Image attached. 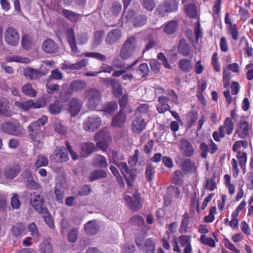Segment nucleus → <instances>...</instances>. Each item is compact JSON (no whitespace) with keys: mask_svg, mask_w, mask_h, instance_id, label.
Returning a JSON list of instances; mask_svg holds the SVG:
<instances>
[{"mask_svg":"<svg viewBox=\"0 0 253 253\" xmlns=\"http://www.w3.org/2000/svg\"><path fill=\"white\" fill-rule=\"evenodd\" d=\"M158 103L157 105V110L159 113H164L167 111H170V106L168 104L169 99L165 96H161L158 98Z\"/></svg>","mask_w":253,"mask_h":253,"instance_id":"nucleus-22","label":"nucleus"},{"mask_svg":"<svg viewBox=\"0 0 253 253\" xmlns=\"http://www.w3.org/2000/svg\"><path fill=\"white\" fill-rule=\"evenodd\" d=\"M178 52L180 54L187 56L190 55L191 50L189 45L186 43L184 39L180 40L178 45Z\"/></svg>","mask_w":253,"mask_h":253,"instance_id":"nucleus-31","label":"nucleus"},{"mask_svg":"<svg viewBox=\"0 0 253 253\" xmlns=\"http://www.w3.org/2000/svg\"><path fill=\"white\" fill-rule=\"evenodd\" d=\"M0 115L6 117L11 115L9 100L6 98L1 96H0Z\"/></svg>","mask_w":253,"mask_h":253,"instance_id":"nucleus-21","label":"nucleus"},{"mask_svg":"<svg viewBox=\"0 0 253 253\" xmlns=\"http://www.w3.org/2000/svg\"><path fill=\"white\" fill-rule=\"evenodd\" d=\"M30 202L32 206L40 214L47 213V209L42 207L44 199L42 196L34 193L33 195H31Z\"/></svg>","mask_w":253,"mask_h":253,"instance_id":"nucleus-8","label":"nucleus"},{"mask_svg":"<svg viewBox=\"0 0 253 253\" xmlns=\"http://www.w3.org/2000/svg\"><path fill=\"white\" fill-rule=\"evenodd\" d=\"M22 44L25 49H28L32 44L31 37L28 35H24L22 37Z\"/></svg>","mask_w":253,"mask_h":253,"instance_id":"nucleus-56","label":"nucleus"},{"mask_svg":"<svg viewBox=\"0 0 253 253\" xmlns=\"http://www.w3.org/2000/svg\"><path fill=\"white\" fill-rule=\"evenodd\" d=\"M155 246L153 241L149 239L145 241V247L143 250L146 251V253H155Z\"/></svg>","mask_w":253,"mask_h":253,"instance_id":"nucleus-48","label":"nucleus"},{"mask_svg":"<svg viewBox=\"0 0 253 253\" xmlns=\"http://www.w3.org/2000/svg\"><path fill=\"white\" fill-rule=\"evenodd\" d=\"M106 176L107 173L104 170H96L90 173L89 176V180L90 181H93L98 179L104 178Z\"/></svg>","mask_w":253,"mask_h":253,"instance_id":"nucleus-34","label":"nucleus"},{"mask_svg":"<svg viewBox=\"0 0 253 253\" xmlns=\"http://www.w3.org/2000/svg\"><path fill=\"white\" fill-rule=\"evenodd\" d=\"M146 22V18L144 15H138L133 20V25L135 27H141Z\"/></svg>","mask_w":253,"mask_h":253,"instance_id":"nucleus-61","label":"nucleus"},{"mask_svg":"<svg viewBox=\"0 0 253 253\" xmlns=\"http://www.w3.org/2000/svg\"><path fill=\"white\" fill-rule=\"evenodd\" d=\"M46 89L47 93L52 94L60 89V86L56 84H51L49 81L46 84Z\"/></svg>","mask_w":253,"mask_h":253,"instance_id":"nucleus-53","label":"nucleus"},{"mask_svg":"<svg viewBox=\"0 0 253 253\" xmlns=\"http://www.w3.org/2000/svg\"><path fill=\"white\" fill-rule=\"evenodd\" d=\"M177 27V23L175 21H171L167 23L165 27V32L168 34L173 33Z\"/></svg>","mask_w":253,"mask_h":253,"instance_id":"nucleus-44","label":"nucleus"},{"mask_svg":"<svg viewBox=\"0 0 253 253\" xmlns=\"http://www.w3.org/2000/svg\"><path fill=\"white\" fill-rule=\"evenodd\" d=\"M122 33L120 29H116L110 31L107 35L105 42L107 44H112L121 38Z\"/></svg>","mask_w":253,"mask_h":253,"instance_id":"nucleus-20","label":"nucleus"},{"mask_svg":"<svg viewBox=\"0 0 253 253\" xmlns=\"http://www.w3.org/2000/svg\"><path fill=\"white\" fill-rule=\"evenodd\" d=\"M6 61L8 62H17L24 63H29L30 60L25 57H22L17 55H13L10 57H8L6 59Z\"/></svg>","mask_w":253,"mask_h":253,"instance_id":"nucleus-50","label":"nucleus"},{"mask_svg":"<svg viewBox=\"0 0 253 253\" xmlns=\"http://www.w3.org/2000/svg\"><path fill=\"white\" fill-rule=\"evenodd\" d=\"M166 94L169 96L168 98L169 100H170L171 102L173 103L175 105H177L179 103L178 96L173 90L168 89L166 91Z\"/></svg>","mask_w":253,"mask_h":253,"instance_id":"nucleus-59","label":"nucleus"},{"mask_svg":"<svg viewBox=\"0 0 253 253\" xmlns=\"http://www.w3.org/2000/svg\"><path fill=\"white\" fill-rule=\"evenodd\" d=\"M137 42L135 37L128 38L124 43L120 51V57L126 60L133 55L137 51Z\"/></svg>","mask_w":253,"mask_h":253,"instance_id":"nucleus-3","label":"nucleus"},{"mask_svg":"<svg viewBox=\"0 0 253 253\" xmlns=\"http://www.w3.org/2000/svg\"><path fill=\"white\" fill-rule=\"evenodd\" d=\"M53 127L55 131L61 135H65L67 133V127L59 120L54 121Z\"/></svg>","mask_w":253,"mask_h":253,"instance_id":"nucleus-35","label":"nucleus"},{"mask_svg":"<svg viewBox=\"0 0 253 253\" xmlns=\"http://www.w3.org/2000/svg\"><path fill=\"white\" fill-rule=\"evenodd\" d=\"M41 253H52V249L51 244L47 241L42 242L40 246Z\"/></svg>","mask_w":253,"mask_h":253,"instance_id":"nucleus-47","label":"nucleus"},{"mask_svg":"<svg viewBox=\"0 0 253 253\" xmlns=\"http://www.w3.org/2000/svg\"><path fill=\"white\" fill-rule=\"evenodd\" d=\"M85 232L88 235H94L98 232L99 226L95 220H91L87 222L84 226Z\"/></svg>","mask_w":253,"mask_h":253,"instance_id":"nucleus-26","label":"nucleus"},{"mask_svg":"<svg viewBox=\"0 0 253 253\" xmlns=\"http://www.w3.org/2000/svg\"><path fill=\"white\" fill-rule=\"evenodd\" d=\"M250 129L249 123L244 120H241L239 128L235 130L234 135L236 136L237 134L240 138H244L249 134Z\"/></svg>","mask_w":253,"mask_h":253,"instance_id":"nucleus-16","label":"nucleus"},{"mask_svg":"<svg viewBox=\"0 0 253 253\" xmlns=\"http://www.w3.org/2000/svg\"><path fill=\"white\" fill-rule=\"evenodd\" d=\"M49 70L44 72L42 71L37 70L32 68H26L24 70V75L31 80H37L46 75Z\"/></svg>","mask_w":253,"mask_h":253,"instance_id":"nucleus-14","label":"nucleus"},{"mask_svg":"<svg viewBox=\"0 0 253 253\" xmlns=\"http://www.w3.org/2000/svg\"><path fill=\"white\" fill-rule=\"evenodd\" d=\"M51 158L57 163L66 162L69 159L68 154L63 152L60 147L56 148L51 156Z\"/></svg>","mask_w":253,"mask_h":253,"instance_id":"nucleus-24","label":"nucleus"},{"mask_svg":"<svg viewBox=\"0 0 253 253\" xmlns=\"http://www.w3.org/2000/svg\"><path fill=\"white\" fill-rule=\"evenodd\" d=\"M182 166L183 170L188 172L196 171L197 168L195 164L190 159L185 160Z\"/></svg>","mask_w":253,"mask_h":253,"instance_id":"nucleus-39","label":"nucleus"},{"mask_svg":"<svg viewBox=\"0 0 253 253\" xmlns=\"http://www.w3.org/2000/svg\"><path fill=\"white\" fill-rule=\"evenodd\" d=\"M155 172V168L152 164L147 165L145 172V176L147 181H151L153 178V175Z\"/></svg>","mask_w":253,"mask_h":253,"instance_id":"nucleus-42","label":"nucleus"},{"mask_svg":"<svg viewBox=\"0 0 253 253\" xmlns=\"http://www.w3.org/2000/svg\"><path fill=\"white\" fill-rule=\"evenodd\" d=\"M183 174L181 171L176 170L172 174V181L175 184H179L182 182Z\"/></svg>","mask_w":253,"mask_h":253,"instance_id":"nucleus-62","label":"nucleus"},{"mask_svg":"<svg viewBox=\"0 0 253 253\" xmlns=\"http://www.w3.org/2000/svg\"><path fill=\"white\" fill-rule=\"evenodd\" d=\"M234 127V124L231 119L229 118H227L224 121L223 125L219 128L220 136L221 138H223L225 137L226 134L230 135L233 132Z\"/></svg>","mask_w":253,"mask_h":253,"instance_id":"nucleus-15","label":"nucleus"},{"mask_svg":"<svg viewBox=\"0 0 253 253\" xmlns=\"http://www.w3.org/2000/svg\"><path fill=\"white\" fill-rule=\"evenodd\" d=\"M87 83L83 80H76L72 81L69 85L68 93L72 95L74 92L81 91L86 88Z\"/></svg>","mask_w":253,"mask_h":253,"instance_id":"nucleus-12","label":"nucleus"},{"mask_svg":"<svg viewBox=\"0 0 253 253\" xmlns=\"http://www.w3.org/2000/svg\"><path fill=\"white\" fill-rule=\"evenodd\" d=\"M124 199L130 208L133 210H137L142 206L143 202L140 194L136 192L133 194V198L128 195H125Z\"/></svg>","mask_w":253,"mask_h":253,"instance_id":"nucleus-10","label":"nucleus"},{"mask_svg":"<svg viewBox=\"0 0 253 253\" xmlns=\"http://www.w3.org/2000/svg\"><path fill=\"white\" fill-rule=\"evenodd\" d=\"M205 188L211 191H213L216 188V184L215 181V176L207 179L205 184Z\"/></svg>","mask_w":253,"mask_h":253,"instance_id":"nucleus-49","label":"nucleus"},{"mask_svg":"<svg viewBox=\"0 0 253 253\" xmlns=\"http://www.w3.org/2000/svg\"><path fill=\"white\" fill-rule=\"evenodd\" d=\"M127 120L126 114L122 110L120 111L113 118L112 126L115 127H121L124 126Z\"/></svg>","mask_w":253,"mask_h":253,"instance_id":"nucleus-19","label":"nucleus"},{"mask_svg":"<svg viewBox=\"0 0 253 253\" xmlns=\"http://www.w3.org/2000/svg\"><path fill=\"white\" fill-rule=\"evenodd\" d=\"M146 123L141 117H135L132 122L131 129L134 133H141L146 127Z\"/></svg>","mask_w":253,"mask_h":253,"instance_id":"nucleus-18","label":"nucleus"},{"mask_svg":"<svg viewBox=\"0 0 253 253\" xmlns=\"http://www.w3.org/2000/svg\"><path fill=\"white\" fill-rule=\"evenodd\" d=\"M47 122L45 116H42L37 121L31 123L28 127L30 138L34 145V149H41L44 142V134L41 127Z\"/></svg>","mask_w":253,"mask_h":253,"instance_id":"nucleus-1","label":"nucleus"},{"mask_svg":"<svg viewBox=\"0 0 253 253\" xmlns=\"http://www.w3.org/2000/svg\"><path fill=\"white\" fill-rule=\"evenodd\" d=\"M63 77L62 72L59 69H56L51 71V75L49 76L48 80H61L63 79Z\"/></svg>","mask_w":253,"mask_h":253,"instance_id":"nucleus-54","label":"nucleus"},{"mask_svg":"<svg viewBox=\"0 0 253 253\" xmlns=\"http://www.w3.org/2000/svg\"><path fill=\"white\" fill-rule=\"evenodd\" d=\"M178 0H165L164 4L169 12H176L178 10Z\"/></svg>","mask_w":253,"mask_h":253,"instance_id":"nucleus-37","label":"nucleus"},{"mask_svg":"<svg viewBox=\"0 0 253 253\" xmlns=\"http://www.w3.org/2000/svg\"><path fill=\"white\" fill-rule=\"evenodd\" d=\"M42 48L46 53H54L57 51L58 45L52 40L47 39L43 42Z\"/></svg>","mask_w":253,"mask_h":253,"instance_id":"nucleus-25","label":"nucleus"},{"mask_svg":"<svg viewBox=\"0 0 253 253\" xmlns=\"http://www.w3.org/2000/svg\"><path fill=\"white\" fill-rule=\"evenodd\" d=\"M94 139L99 141L96 143L97 147L105 152L108 148L109 142L111 140V137L106 129H102L95 134Z\"/></svg>","mask_w":253,"mask_h":253,"instance_id":"nucleus-4","label":"nucleus"},{"mask_svg":"<svg viewBox=\"0 0 253 253\" xmlns=\"http://www.w3.org/2000/svg\"><path fill=\"white\" fill-rule=\"evenodd\" d=\"M4 36L5 41L7 44L12 46L18 45L20 40V36L15 28L8 27L5 29Z\"/></svg>","mask_w":253,"mask_h":253,"instance_id":"nucleus-7","label":"nucleus"},{"mask_svg":"<svg viewBox=\"0 0 253 253\" xmlns=\"http://www.w3.org/2000/svg\"><path fill=\"white\" fill-rule=\"evenodd\" d=\"M102 125V120L100 116L93 115L88 117L83 122V129L88 132H94L98 129Z\"/></svg>","mask_w":253,"mask_h":253,"instance_id":"nucleus-5","label":"nucleus"},{"mask_svg":"<svg viewBox=\"0 0 253 253\" xmlns=\"http://www.w3.org/2000/svg\"><path fill=\"white\" fill-rule=\"evenodd\" d=\"M200 242L203 244L211 248L215 247V243L214 240L211 237H208L206 235H202L201 236Z\"/></svg>","mask_w":253,"mask_h":253,"instance_id":"nucleus-46","label":"nucleus"},{"mask_svg":"<svg viewBox=\"0 0 253 253\" xmlns=\"http://www.w3.org/2000/svg\"><path fill=\"white\" fill-rule=\"evenodd\" d=\"M88 63V60L87 59H83L80 61L72 64V70H80L83 67H85Z\"/></svg>","mask_w":253,"mask_h":253,"instance_id":"nucleus-58","label":"nucleus"},{"mask_svg":"<svg viewBox=\"0 0 253 253\" xmlns=\"http://www.w3.org/2000/svg\"><path fill=\"white\" fill-rule=\"evenodd\" d=\"M84 98L88 109L95 110L101 103V92L96 88H89L84 92Z\"/></svg>","mask_w":253,"mask_h":253,"instance_id":"nucleus-2","label":"nucleus"},{"mask_svg":"<svg viewBox=\"0 0 253 253\" xmlns=\"http://www.w3.org/2000/svg\"><path fill=\"white\" fill-rule=\"evenodd\" d=\"M12 233L15 237L25 235V225L22 223H17L12 229Z\"/></svg>","mask_w":253,"mask_h":253,"instance_id":"nucleus-32","label":"nucleus"},{"mask_svg":"<svg viewBox=\"0 0 253 253\" xmlns=\"http://www.w3.org/2000/svg\"><path fill=\"white\" fill-rule=\"evenodd\" d=\"M138 60L135 61L132 64L126 67V69H122L120 71H115L112 74L114 77H120L125 73L127 71H132L133 70V67L137 64Z\"/></svg>","mask_w":253,"mask_h":253,"instance_id":"nucleus-45","label":"nucleus"},{"mask_svg":"<svg viewBox=\"0 0 253 253\" xmlns=\"http://www.w3.org/2000/svg\"><path fill=\"white\" fill-rule=\"evenodd\" d=\"M143 7L149 11L152 10L155 7L154 0H140Z\"/></svg>","mask_w":253,"mask_h":253,"instance_id":"nucleus-64","label":"nucleus"},{"mask_svg":"<svg viewBox=\"0 0 253 253\" xmlns=\"http://www.w3.org/2000/svg\"><path fill=\"white\" fill-rule=\"evenodd\" d=\"M83 106L82 101L78 98H72L69 102V111L72 117L77 116Z\"/></svg>","mask_w":253,"mask_h":253,"instance_id":"nucleus-13","label":"nucleus"},{"mask_svg":"<svg viewBox=\"0 0 253 253\" xmlns=\"http://www.w3.org/2000/svg\"><path fill=\"white\" fill-rule=\"evenodd\" d=\"M45 103L43 101H37L34 102L33 100L30 99L25 102L17 101L14 103V106L22 111H27L31 108H40L44 106Z\"/></svg>","mask_w":253,"mask_h":253,"instance_id":"nucleus-9","label":"nucleus"},{"mask_svg":"<svg viewBox=\"0 0 253 253\" xmlns=\"http://www.w3.org/2000/svg\"><path fill=\"white\" fill-rule=\"evenodd\" d=\"M178 67L183 72H191L193 68L191 59H183L179 60Z\"/></svg>","mask_w":253,"mask_h":253,"instance_id":"nucleus-28","label":"nucleus"},{"mask_svg":"<svg viewBox=\"0 0 253 253\" xmlns=\"http://www.w3.org/2000/svg\"><path fill=\"white\" fill-rule=\"evenodd\" d=\"M21 90L25 95L29 96L34 97L36 95V91L29 83L24 85L21 88Z\"/></svg>","mask_w":253,"mask_h":253,"instance_id":"nucleus-41","label":"nucleus"},{"mask_svg":"<svg viewBox=\"0 0 253 253\" xmlns=\"http://www.w3.org/2000/svg\"><path fill=\"white\" fill-rule=\"evenodd\" d=\"M200 150L201 151V156L205 159L207 157L208 152H210L209 145H207L204 142H202L200 145Z\"/></svg>","mask_w":253,"mask_h":253,"instance_id":"nucleus-60","label":"nucleus"},{"mask_svg":"<svg viewBox=\"0 0 253 253\" xmlns=\"http://www.w3.org/2000/svg\"><path fill=\"white\" fill-rule=\"evenodd\" d=\"M63 15L72 22H77L80 18V15L71 10L63 9Z\"/></svg>","mask_w":253,"mask_h":253,"instance_id":"nucleus-36","label":"nucleus"},{"mask_svg":"<svg viewBox=\"0 0 253 253\" xmlns=\"http://www.w3.org/2000/svg\"><path fill=\"white\" fill-rule=\"evenodd\" d=\"M3 131L13 135L20 136L24 132V129L20 126L17 121L5 122L1 125Z\"/></svg>","mask_w":253,"mask_h":253,"instance_id":"nucleus-6","label":"nucleus"},{"mask_svg":"<svg viewBox=\"0 0 253 253\" xmlns=\"http://www.w3.org/2000/svg\"><path fill=\"white\" fill-rule=\"evenodd\" d=\"M117 166L121 169L128 185L131 186L132 185V181L134 179L135 174L131 169H129L126 163L125 162H120L117 164Z\"/></svg>","mask_w":253,"mask_h":253,"instance_id":"nucleus-11","label":"nucleus"},{"mask_svg":"<svg viewBox=\"0 0 253 253\" xmlns=\"http://www.w3.org/2000/svg\"><path fill=\"white\" fill-rule=\"evenodd\" d=\"M190 221V215L188 213H185L183 215V218L181 221V226L179 229V232L181 233H186L187 230V226Z\"/></svg>","mask_w":253,"mask_h":253,"instance_id":"nucleus-38","label":"nucleus"},{"mask_svg":"<svg viewBox=\"0 0 253 253\" xmlns=\"http://www.w3.org/2000/svg\"><path fill=\"white\" fill-rule=\"evenodd\" d=\"M92 165L96 168H106L108 164L106 158L101 155H96L92 160Z\"/></svg>","mask_w":253,"mask_h":253,"instance_id":"nucleus-30","label":"nucleus"},{"mask_svg":"<svg viewBox=\"0 0 253 253\" xmlns=\"http://www.w3.org/2000/svg\"><path fill=\"white\" fill-rule=\"evenodd\" d=\"M92 190L91 186L88 185H85L81 187L78 191V196H85L90 194Z\"/></svg>","mask_w":253,"mask_h":253,"instance_id":"nucleus-63","label":"nucleus"},{"mask_svg":"<svg viewBox=\"0 0 253 253\" xmlns=\"http://www.w3.org/2000/svg\"><path fill=\"white\" fill-rule=\"evenodd\" d=\"M63 109V105L59 101L50 105L48 108L49 112L51 114H59Z\"/></svg>","mask_w":253,"mask_h":253,"instance_id":"nucleus-40","label":"nucleus"},{"mask_svg":"<svg viewBox=\"0 0 253 253\" xmlns=\"http://www.w3.org/2000/svg\"><path fill=\"white\" fill-rule=\"evenodd\" d=\"M48 161L46 157L44 156L40 155L38 156L37 161H36L34 166L36 168H39L41 167L45 166L48 164Z\"/></svg>","mask_w":253,"mask_h":253,"instance_id":"nucleus-52","label":"nucleus"},{"mask_svg":"<svg viewBox=\"0 0 253 253\" xmlns=\"http://www.w3.org/2000/svg\"><path fill=\"white\" fill-rule=\"evenodd\" d=\"M180 146L185 156L191 157L193 155L194 149L188 140L185 139H182L180 141Z\"/></svg>","mask_w":253,"mask_h":253,"instance_id":"nucleus-23","label":"nucleus"},{"mask_svg":"<svg viewBox=\"0 0 253 253\" xmlns=\"http://www.w3.org/2000/svg\"><path fill=\"white\" fill-rule=\"evenodd\" d=\"M20 167L18 165H10L6 167L3 171V175L7 179H13L20 172Z\"/></svg>","mask_w":253,"mask_h":253,"instance_id":"nucleus-17","label":"nucleus"},{"mask_svg":"<svg viewBox=\"0 0 253 253\" xmlns=\"http://www.w3.org/2000/svg\"><path fill=\"white\" fill-rule=\"evenodd\" d=\"M82 155L84 157H87L91 153L96 150L94 144L91 142H85L82 144L81 146Z\"/></svg>","mask_w":253,"mask_h":253,"instance_id":"nucleus-29","label":"nucleus"},{"mask_svg":"<svg viewBox=\"0 0 253 253\" xmlns=\"http://www.w3.org/2000/svg\"><path fill=\"white\" fill-rule=\"evenodd\" d=\"M118 108V104L115 101H112L108 102L103 106L102 111L108 113H111L114 111H116Z\"/></svg>","mask_w":253,"mask_h":253,"instance_id":"nucleus-43","label":"nucleus"},{"mask_svg":"<svg viewBox=\"0 0 253 253\" xmlns=\"http://www.w3.org/2000/svg\"><path fill=\"white\" fill-rule=\"evenodd\" d=\"M167 10L168 9L167 8L166 5L163 3L159 5L158 7L156 9V12L157 15H158L160 17H164L168 15L169 13Z\"/></svg>","mask_w":253,"mask_h":253,"instance_id":"nucleus-57","label":"nucleus"},{"mask_svg":"<svg viewBox=\"0 0 253 253\" xmlns=\"http://www.w3.org/2000/svg\"><path fill=\"white\" fill-rule=\"evenodd\" d=\"M27 228L28 231L30 232L31 236L33 238H37L39 237L40 234L39 230L35 223H30Z\"/></svg>","mask_w":253,"mask_h":253,"instance_id":"nucleus-51","label":"nucleus"},{"mask_svg":"<svg viewBox=\"0 0 253 253\" xmlns=\"http://www.w3.org/2000/svg\"><path fill=\"white\" fill-rule=\"evenodd\" d=\"M84 56L95 58L100 61H104L106 59L104 55L98 52H86L84 53Z\"/></svg>","mask_w":253,"mask_h":253,"instance_id":"nucleus-55","label":"nucleus"},{"mask_svg":"<svg viewBox=\"0 0 253 253\" xmlns=\"http://www.w3.org/2000/svg\"><path fill=\"white\" fill-rule=\"evenodd\" d=\"M237 158L239 160V166L242 169L243 173L246 172V165L247 161V155L244 152L239 151L237 152Z\"/></svg>","mask_w":253,"mask_h":253,"instance_id":"nucleus-33","label":"nucleus"},{"mask_svg":"<svg viewBox=\"0 0 253 253\" xmlns=\"http://www.w3.org/2000/svg\"><path fill=\"white\" fill-rule=\"evenodd\" d=\"M66 35L68 42L72 49V50L75 53L77 52L78 48L76 44L75 36L74 30L72 28L68 29L66 32Z\"/></svg>","mask_w":253,"mask_h":253,"instance_id":"nucleus-27","label":"nucleus"}]
</instances>
